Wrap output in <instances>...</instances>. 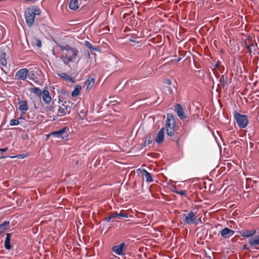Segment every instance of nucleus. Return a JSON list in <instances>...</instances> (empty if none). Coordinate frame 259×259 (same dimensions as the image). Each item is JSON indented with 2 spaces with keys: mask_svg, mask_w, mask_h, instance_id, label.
Instances as JSON below:
<instances>
[{
  "mask_svg": "<svg viewBox=\"0 0 259 259\" xmlns=\"http://www.w3.org/2000/svg\"><path fill=\"white\" fill-rule=\"evenodd\" d=\"M60 48L63 52L61 59L64 64L68 65L73 62L78 63L80 61L79 51L76 48L71 47L68 45L60 46Z\"/></svg>",
  "mask_w": 259,
  "mask_h": 259,
  "instance_id": "1",
  "label": "nucleus"
},
{
  "mask_svg": "<svg viewBox=\"0 0 259 259\" xmlns=\"http://www.w3.org/2000/svg\"><path fill=\"white\" fill-rule=\"evenodd\" d=\"M165 125L167 136L172 137L175 134L176 125L175 120L172 114H167Z\"/></svg>",
  "mask_w": 259,
  "mask_h": 259,
  "instance_id": "2",
  "label": "nucleus"
},
{
  "mask_svg": "<svg viewBox=\"0 0 259 259\" xmlns=\"http://www.w3.org/2000/svg\"><path fill=\"white\" fill-rule=\"evenodd\" d=\"M183 221L186 224H194L197 225L198 222L195 219V214L192 211L183 214Z\"/></svg>",
  "mask_w": 259,
  "mask_h": 259,
  "instance_id": "3",
  "label": "nucleus"
},
{
  "mask_svg": "<svg viewBox=\"0 0 259 259\" xmlns=\"http://www.w3.org/2000/svg\"><path fill=\"white\" fill-rule=\"evenodd\" d=\"M238 125L241 128H245L248 123V119L245 114H234Z\"/></svg>",
  "mask_w": 259,
  "mask_h": 259,
  "instance_id": "4",
  "label": "nucleus"
},
{
  "mask_svg": "<svg viewBox=\"0 0 259 259\" xmlns=\"http://www.w3.org/2000/svg\"><path fill=\"white\" fill-rule=\"evenodd\" d=\"M50 135L64 140H68L67 132L65 128L50 133Z\"/></svg>",
  "mask_w": 259,
  "mask_h": 259,
  "instance_id": "5",
  "label": "nucleus"
},
{
  "mask_svg": "<svg viewBox=\"0 0 259 259\" xmlns=\"http://www.w3.org/2000/svg\"><path fill=\"white\" fill-rule=\"evenodd\" d=\"M25 17L27 26L28 27L32 26L35 19V16L33 15L32 12L29 9H27L25 13Z\"/></svg>",
  "mask_w": 259,
  "mask_h": 259,
  "instance_id": "6",
  "label": "nucleus"
},
{
  "mask_svg": "<svg viewBox=\"0 0 259 259\" xmlns=\"http://www.w3.org/2000/svg\"><path fill=\"white\" fill-rule=\"evenodd\" d=\"M28 70L26 68H23L19 70L15 74V77L20 80H24L26 79Z\"/></svg>",
  "mask_w": 259,
  "mask_h": 259,
  "instance_id": "7",
  "label": "nucleus"
},
{
  "mask_svg": "<svg viewBox=\"0 0 259 259\" xmlns=\"http://www.w3.org/2000/svg\"><path fill=\"white\" fill-rule=\"evenodd\" d=\"M256 232V231L255 229H252L250 230H242L238 231V233L241 236L246 238L253 236Z\"/></svg>",
  "mask_w": 259,
  "mask_h": 259,
  "instance_id": "8",
  "label": "nucleus"
},
{
  "mask_svg": "<svg viewBox=\"0 0 259 259\" xmlns=\"http://www.w3.org/2000/svg\"><path fill=\"white\" fill-rule=\"evenodd\" d=\"M125 244L124 243H122L118 245H116L112 248V251L116 254L121 255L123 254V251L125 249Z\"/></svg>",
  "mask_w": 259,
  "mask_h": 259,
  "instance_id": "9",
  "label": "nucleus"
},
{
  "mask_svg": "<svg viewBox=\"0 0 259 259\" xmlns=\"http://www.w3.org/2000/svg\"><path fill=\"white\" fill-rule=\"evenodd\" d=\"M220 233L223 237L228 238L233 236L235 232L228 228H225L221 231Z\"/></svg>",
  "mask_w": 259,
  "mask_h": 259,
  "instance_id": "10",
  "label": "nucleus"
},
{
  "mask_svg": "<svg viewBox=\"0 0 259 259\" xmlns=\"http://www.w3.org/2000/svg\"><path fill=\"white\" fill-rule=\"evenodd\" d=\"M164 131L165 128L163 127L157 134L155 140L157 143L160 144L163 141Z\"/></svg>",
  "mask_w": 259,
  "mask_h": 259,
  "instance_id": "11",
  "label": "nucleus"
},
{
  "mask_svg": "<svg viewBox=\"0 0 259 259\" xmlns=\"http://www.w3.org/2000/svg\"><path fill=\"white\" fill-rule=\"evenodd\" d=\"M41 97H42L43 101L47 104L50 103L51 100V97L47 90H44L42 91Z\"/></svg>",
  "mask_w": 259,
  "mask_h": 259,
  "instance_id": "12",
  "label": "nucleus"
},
{
  "mask_svg": "<svg viewBox=\"0 0 259 259\" xmlns=\"http://www.w3.org/2000/svg\"><path fill=\"white\" fill-rule=\"evenodd\" d=\"M249 244L252 247L259 246V234L248 240Z\"/></svg>",
  "mask_w": 259,
  "mask_h": 259,
  "instance_id": "13",
  "label": "nucleus"
},
{
  "mask_svg": "<svg viewBox=\"0 0 259 259\" xmlns=\"http://www.w3.org/2000/svg\"><path fill=\"white\" fill-rule=\"evenodd\" d=\"M68 7L71 10H76L79 8L78 0H70L68 4Z\"/></svg>",
  "mask_w": 259,
  "mask_h": 259,
  "instance_id": "14",
  "label": "nucleus"
},
{
  "mask_svg": "<svg viewBox=\"0 0 259 259\" xmlns=\"http://www.w3.org/2000/svg\"><path fill=\"white\" fill-rule=\"evenodd\" d=\"M141 171L142 174L144 175L147 182L151 183L153 181V179L150 173L145 169H142Z\"/></svg>",
  "mask_w": 259,
  "mask_h": 259,
  "instance_id": "15",
  "label": "nucleus"
},
{
  "mask_svg": "<svg viewBox=\"0 0 259 259\" xmlns=\"http://www.w3.org/2000/svg\"><path fill=\"white\" fill-rule=\"evenodd\" d=\"M19 109L23 112L26 111L28 109L27 103L25 101H21L18 102Z\"/></svg>",
  "mask_w": 259,
  "mask_h": 259,
  "instance_id": "16",
  "label": "nucleus"
},
{
  "mask_svg": "<svg viewBox=\"0 0 259 259\" xmlns=\"http://www.w3.org/2000/svg\"><path fill=\"white\" fill-rule=\"evenodd\" d=\"M11 234L10 233H7L6 234V238L5 240V247L8 249L10 250L11 249L12 247L10 244V239L11 237Z\"/></svg>",
  "mask_w": 259,
  "mask_h": 259,
  "instance_id": "17",
  "label": "nucleus"
},
{
  "mask_svg": "<svg viewBox=\"0 0 259 259\" xmlns=\"http://www.w3.org/2000/svg\"><path fill=\"white\" fill-rule=\"evenodd\" d=\"M10 226V223L8 221H4L0 225V234L7 231Z\"/></svg>",
  "mask_w": 259,
  "mask_h": 259,
  "instance_id": "18",
  "label": "nucleus"
},
{
  "mask_svg": "<svg viewBox=\"0 0 259 259\" xmlns=\"http://www.w3.org/2000/svg\"><path fill=\"white\" fill-rule=\"evenodd\" d=\"M58 76L66 80H69L70 82L73 83L75 82L74 79L66 73L62 72L58 74Z\"/></svg>",
  "mask_w": 259,
  "mask_h": 259,
  "instance_id": "19",
  "label": "nucleus"
},
{
  "mask_svg": "<svg viewBox=\"0 0 259 259\" xmlns=\"http://www.w3.org/2000/svg\"><path fill=\"white\" fill-rule=\"evenodd\" d=\"M81 91V86L76 85L75 86L74 90L71 93V96L73 97L77 96Z\"/></svg>",
  "mask_w": 259,
  "mask_h": 259,
  "instance_id": "20",
  "label": "nucleus"
},
{
  "mask_svg": "<svg viewBox=\"0 0 259 259\" xmlns=\"http://www.w3.org/2000/svg\"><path fill=\"white\" fill-rule=\"evenodd\" d=\"M112 217H113V218H115L116 217L127 218L128 217V215L127 213H123L120 211L119 213H118L117 212L113 213Z\"/></svg>",
  "mask_w": 259,
  "mask_h": 259,
  "instance_id": "21",
  "label": "nucleus"
},
{
  "mask_svg": "<svg viewBox=\"0 0 259 259\" xmlns=\"http://www.w3.org/2000/svg\"><path fill=\"white\" fill-rule=\"evenodd\" d=\"M30 91L35 94L37 96L41 97L42 92L38 88H32L30 89Z\"/></svg>",
  "mask_w": 259,
  "mask_h": 259,
  "instance_id": "22",
  "label": "nucleus"
},
{
  "mask_svg": "<svg viewBox=\"0 0 259 259\" xmlns=\"http://www.w3.org/2000/svg\"><path fill=\"white\" fill-rule=\"evenodd\" d=\"M174 107L175 111L177 113H184L183 108L180 104H176Z\"/></svg>",
  "mask_w": 259,
  "mask_h": 259,
  "instance_id": "23",
  "label": "nucleus"
},
{
  "mask_svg": "<svg viewBox=\"0 0 259 259\" xmlns=\"http://www.w3.org/2000/svg\"><path fill=\"white\" fill-rule=\"evenodd\" d=\"M31 12H32L33 15L35 17L36 15H39L40 14V9L34 6L31 9H28Z\"/></svg>",
  "mask_w": 259,
  "mask_h": 259,
  "instance_id": "24",
  "label": "nucleus"
},
{
  "mask_svg": "<svg viewBox=\"0 0 259 259\" xmlns=\"http://www.w3.org/2000/svg\"><path fill=\"white\" fill-rule=\"evenodd\" d=\"M85 46L92 51H97L98 49L95 47H93L92 45L88 41H85L84 42Z\"/></svg>",
  "mask_w": 259,
  "mask_h": 259,
  "instance_id": "25",
  "label": "nucleus"
},
{
  "mask_svg": "<svg viewBox=\"0 0 259 259\" xmlns=\"http://www.w3.org/2000/svg\"><path fill=\"white\" fill-rule=\"evenodd\" d=\"M220 82L221 83L223 88H225L227 83V78L224 75H222L220 78Z\"/></svg>",
  "mask_w": 259,
  "mask_h": 259,
  "instance_id": "26",
  "label": "nucleus"
},
{
  "mask_svg": "<svg viewBox=\"0 0 259 259\" xmlns=\"http://www.w3.org/2000/svg\"><path fill=\"white\" fill-rule=\"evenodd\" d=\"M95 83L94 78H89L87 80V86L88 88H92Z\"/></svg>",
  "mask_w": 259,
  "mask_h": 259,
  "instance_id": "27",
  "label": "nucleus"
},
{
  "mask_svg": "<svg viewBox=\"0 0 259 259\" xmlns=\"http://www.w3.org/2000/svg\"><path fill=\"white\" fill-rule=\"evenodd\" d=\"M172 191L177 194H179L182 196L186 195V191L185 190H181L179 191L176 189V187H175L173 188Z\"/></svg>",
  "mask_w": 259,
  "mask_h": 259,
  "instance_id": "28",
  "label": "nucleus"
},
{
  "mask_svg": "<svg viewBox=\"0 0 259 259\" xmlns=\"http://www.w3.org/2000/svg\"><path fill=\"white\" fill-rule=\"evenodd\" d=\"M27 156V155L26 154H21V155H17L16 156H9V157L11 158H21L23 159Z\"/></svg>",
  "mask_w": 259,
  "mask_h": 259,
  "instance_id": "29",
  "label": "nucleus"
},
{
  "mask_svg": "<svg viewBox=\"0 0 259 259\" xmlns=\"http://www.w3.org/2000/svg\"><path fill=\"white\" fill-rule=\"evenodd\" d=\"M19 123V121L17 119H13L10 121V124L11 126L17 125Z\"/></svg>",
  "mask_w": 259,
  "mask_h": 259,
  "instance_id": "30",
  "label": "nucleus"
},
{
  "mask_svg": "<svg viewBox=\"0 0 259 259\" xmlns=\"http://www.w3.org/2000/svg\"><path fill=\"white\" fill-rule=\"evenodd\" d=\"M152 140L151 139L150 137L146 138L145 142H144V145L146 146V145H149L152 143Z\"/></svg>",
  "mask_w": 259,
  "mask_h": 259,
  "instance_id": "31",
  "label": "nucleus"
},
{
  "mask_svg": "<svg viewBox=\"0 0 259 259\" xmlns=\"http://www.w3.org/2000/svg\"><path fill=\"white\" fill-rule=\"evenodd\" d=\"M6 54L4 52L0 53V60H6Z\"/></svg>",
  "mask_w": 259,
  "mask_h": 259,
  "instance_id": "32",
  "label": "nucleus"
},
{
  "mask_svg": "<svg viewBox=\"0 0 259 259\" xmlns=\"http://www.w3.org/2000/svg\"><path fill=\"white\" fill-rule=\"evenodd\" d=\"M135 83V80L134 79H131L130 80H128L126 81V84L128 86L130 84H133V83Z\"/></svg>",
  "mask_w": 259,
  "mask_h": 259,
  "instance_id": "33",
  "label": "nucleus"
},
{
  "mask_svg": "<svg viewBox=\"0 0 259 259\" xmlns=\"http://www.w3.org/2000/svg\"><path fill=\"white\" fill-rule=\"evenodd\" d=\"M253 45H246V48H247L248 49V51L251 53L252 52V48H253Z\"/></svg>",
  "mask_w": 259,
  "mask_h": 259,
  "instance_id": "34",
  "label": "nucleus"
},
{
  "mask_svg": "<svg viewBox=\"0 0 259 259\" xmlns=\"http://www.w3.org/2000/svg\"><path fill=\"white\" fill-rule=\"evenodd\" d=\"M1 64L3 66H6L7 65V60H0Z\"/></svg>",
  "mask_w": 259,
  "mask_h": 259,
  "instance_id": "35",
  "label": "nucleus"
},
{
  "mask_svg": "<svg viewBox=\"0 0 259 259\" xmlns=\"http://www.w3.org/2000/svg\"><path fill=\"white\" fill-rule=\"evenodd\" d=\"M36 45L38 48H40L41 47V42L39 39H36Z\"/></svg>",
  "mask_w": 259,
  "mask_h": 259,
  "instance_id": "36",
  "label": "nucleus"
},
{
  "mask_svg": "<svg viewBox=\"0 0 259 259\" xmlns=\"http://www.w3.org/2000/svg\"><path fill=\"white\" fill-rule=\"evenodd\" d=\"M112 217V214H110L109 216H108L107 218H106L105 219V221L107 222H109L111 219H113V217Z\"/></svg>",
  "mask_w": 259,
  "mask_h": 259,
  "instance_id": "37",
  "label": "nucleus"
},
{
  "mask_svg": "<svg viewBox=\"0 0 259 259\" xmlns=\"http://www.w3.org/2000/svg\"><path fill=\"white\" fill-rule=\"evenodd\" d=\"M180 118L181 119H184L187 117L186 114H178Z\"/></svg>",
  "mask_w": 259,
  "mask_h": 259,
  "instance_id": "38",
  "label": "nucleus"
},
{
  "mask_svg": "<svg viewBox=\"0 0 259 259\" xmlns=\"http://www.w3.org/2000/svg\"><path fill=\"white\" fill-rule=\"evenodd\" d=\"M7 157H8V156L4 155L3 153L0 151V159L6 158Z\"/></svg>",
  "mask_w": 259,
  "mask_h": 259,
  "instance_id": "39",
  "label": "nucleus"
},
{
  "mask_svg": "<svg viewBox=\"0 0 259 259\" xmlns=\"http://www.w3.org/2000/svg\"><path fill=\"white\" fill-rule=\"evenodd\" d=\"M164 82H165L166 84H168V85H170V84H171V81H170V79H165V80H164Z\"/></svg>",
  "mask_w": 259,
  "mask_h": 259,
  "instance_id": "40",
  "label": "nucleus"
},
{
  "mask_svg": "<svg viewBox=\"0 0 259 259\" xmlns=\"http://www.w3.org/2000/svg\"><path fill=\"white\" fill-rule=\"evenodd\" d=\"M181 59H182V58H177V59H172V60H171V61H172V62H179Z\"/></svg>",
  "mask_w": 259,
  "mask_h": 259,
  "instance_id": "41",
  "label": "nucleus"
},
{
  "mask_svg": "<svg viewBox=\"0 0 259 259\" xmlns=\"http://www.w3.org/2000/svg\"><path fill=\"white\" fill-rule=\"evenodd\" d=\"M28 114H21L20 115V119H24L25 120H26V115H27Z\"/></svg>",
  "mask_w": 259,
  "mask_h": 259,
  "instance_id": "42",
  "label": "nucleus"
},
{
  "mask_svg": "<svg viewBox=\"0 0 259 259\" xmlns=\"http://www.w3.org/2000/svg\"><path fill=\"white\" fill-rule=\"evenodd\" d=\"M220 62H217V63L214 65V68L215 69H219V67L220 66Z\"/></svg>",
  "mask_w": 259,
  "mask_h": 259,
  "instance_id": "43",
  "label": "nucleus"
},
{
  "mask_svg": "<svg viewBox=\"0 0 259 259\" xmlns=\"http://www.w3.org/2000/svg\"><path fill=\"white\" fill-rule=\"evenodd\" d=\"M29 78L30 79H31V80H33L35 82H36V79H37V77H36V76H35V77H30L29 76Z\"/></svg>",
  "mask_w": 259,
  "mask_h": 259,
  "instance_id": "44",
  "label": "nucleus"
},
{
  "mask_svg": "<svg viewBox=\"0 0 259 259\" xmlns=\"http://www.w3.org/2000/svg\"><path fill=\"white\" fill-rule=\"evenodd\" d=\"M166 88L168 89V91L169 93V94H172L173 92L172 89L169 87H166Z\"/></svg>",
  "mask_w": 259,
  "mask_h": 259,
  "instance_id": "45",
  "label": "nucleus"
},
{
  "mask_svg": "<svg viewBox=\"0 0 259 259\" xmlns=\"http://www.w3.org/2000/svg\"><path fill=\"white\" fill-rule=\"evenodd\" d=\"M8 150V148L6 147L5 148H0V151L3 153L4 152Z\"/></svg>",
  "mask_w": 259,
  "mask_h": 259,
  "instance_id": "46",
  "label": "nucleus"
},
{
  "mask_svg": "<svg viewBox=\"0 0 259 259\" xmlns=\"http://www.w3.org/2000/svg\"><path fill=\"white\" fill-rule=\"evenodd\" d=\"M129 41L133 42H138V41L136 39L133 38H130Z\"/></svg>",
  "mask_w": 259,
  "mask_h": 259,
  "instance_id": "47",
  "label": "nucleus"
},
{
  "mask_svg": "<svg viewBox=\"0 0 259 259\" xmlns=\"http://www.w3.org/2000/svg\"><path fill=\"white\" fill-rule=\"evenodd\" d=\"M58 116V114H57V116L54 117L53 119H51V121H54L55 120L56 118H57Z\"/></svg>",
  "mask_w": 259,
  "mask_h": 259,
  "instance_id": "48",
  "label": "nucleus"
},
{
  "mask_svg": "<svg viewBox=\"0 0 259 259\" xmlns=\"http://www.w3.org/2000/svg\"><path fill=\"white\" fill-rule=\"evenodd\" d=\"M51 135H50V134H49V135H47V140L48 139V138L50 137V136H51Z\"/></svg>",
  "mask_w": 259,
  "mask_h": 259,
  "instance_id": "49",
  "label": "nucleus"
},
{
  "mask_svg": "<svg viewBox=\"0 0 259 259\" xmlns=\"http://www.w3.org/2000/svg\"><path fill=\"white\" fill-rule=\"evenodd\" d=\"M234 113L237 114V113H238V112H237V111H235L234 112Z\"/></svg>",
  "mask_w": 259,
  "mask_h": 259,
  "instance_id": "50",
  "label": "nucleus"
}]
</instances>
